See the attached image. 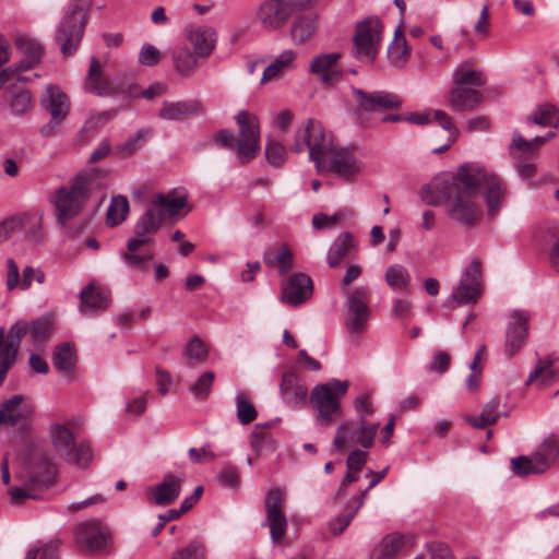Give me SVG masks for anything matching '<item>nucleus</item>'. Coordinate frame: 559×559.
<instances>
[{"label":"nucleus","instance_id":"f257e3e1","mask_svg":"<svg viewBox=\"0 0 559 559\" xmlns=\"http://www.w3.org/2000/svg\"><path fill=\"white\" fill-rule=\"evenodd\" d=\"M480 190L488 214L496 215L504 200V185L495 174L475 163L462 165L450 180L435 178L423 189L421 199L426 204L433 206L447 203L449 217L456 224L469 228L481 215L477 202Z\"/></svg>","mask_w":559,"mask_h":559},{"label":"nucleus","instance_id":"f03ea898","mask_svg":"<svg viewBox=\"0 0 559 559\" xmlns=\"http://www.w3.org/2000/svg\"><path fill=\"white\" fill-rule=\"evenodd\" d=\"M292 150L296 153L308 150L309 158L319 171L328 170L345 179L353 178L364 169L362 162L349 150L337 147L322 123L313 119L298 128Z\"/></svg>","mask_w":559,"mask_h":559},{"label":"nucleus","instance_id":"7ed1b4c3","mask_svg":"<svg viewBox=\"0 0 559 559\" xmlns=\"http://www.w3.org/2000/svg\"><path fill=\"white\" fill-rule=\"evenodd\" d=\"M349 382L330 379L317 384L310 394V402L317 411V421L321 426H331L341 415V400L347 393Z\"/></svg>","mask_w":559,"mask_h":559},{"label":"nucleus","instance_id":"20e7f679","mask_svg":"<svg viewBox=\"0 0 559 559\" xmlns=\"http://www.w3.org/2000/svg\"><path fill=\"white\" fill-rule=\"evenodd\" d=\"M93 0H72L62 16L56 40L63 55L72 53L79 46Z\"/></svg>","mask_w":559,"mask_h":559},{"label":"nucleus","instance_id":"39448f33","mask_svg":"<svg viewBox=\"0 0 559 559\" xmlns=\"http://www.w3.org/2000/svg\"><path fill=\"white\" fill-rule=\"evenodd\" d=\"M91 192V179L81 175L73 179L69 186L60 187L55 194L53 204L57 219L61 226L74 218L83 209Z\"/></svg>","mask_w":559,"mask_h":559},{"label":"nucleus","instance_id":"423d86ee","mask_svg":"<svg viewBox=\"0 0 559 559\" xmlns=\"http://www.w3.org/2000/svg\"><path fill=\"white\" fill-rule=\"evenodd\" d=\"M319 0H263L255 11V17L265 31L283 28L295 13L312 8Z\"/></svg>","mask_w":559,"mask_h":559},{"label":"nucleus","instance_id":"0eeeda50","mask_svg":"<svg viewBox=\"0 0 559 559\" xmlns=\"http://www.w3.org/2000/svg\"><path fill=\"white\" fill-rule=\"evenodd\" d=\"M55 463L44 454L36 453L32 457L29 478L23 486H14L9 490L11 502L22 503L25 499H37L36 489L49 487L56 478Z\"/></svg>","mask_w":559,"mask_h":559},{"label":"nucleus","instance_id":"6e6552de","mask_svg":"<svg viewBox=\"0 0 559 559\" xmlns=\"http://www.w3.org/2000/svg\"><path fill=\"white\" fill-rule=\"evenodd\" d=\"M49 438L58 455L70 463L85 466L92 451L88 443L76 441L71 424L55 423L49 427Z\"/></svg>","mask_w":559,"mask_h":559},{"label":"nucleus","instance_id":"1a4fd4ad","mask_svg":"<svg viewBox=\"0 0 559 559\" xmlns=\"http://www.w3.org/2000/svg\"><path fill=\"white\" fill-rule=\"evenodd\" d=\"M383 24L378 17H368L356 24L352 55L355 59L372 63L382 43Z\"/></svg>","mask_w":559,"mask_h":559},{"label":"nucleus","instance_id":"9d476101","mask_svg":"<svg viewBox=\"0 0 559 559\" xmlns=\"http://www.w3.org/2000/svg\"><path fill=\"white\" fill-rule=\"evenodd\" d=\"M483 294L481 261L474 258L461 274L459 285L444 301L445 307L476 304Z\"/></svg>","mask_w":559,"mask_h":559},{"label":"nucleus","instance_id":"9b49d317","mask_svg":"<svg viewBox=\"0 0 559 559\" xmlns=\"http://www.w3.org/2000/svg\"><path fill=\"white\" fill-rule=\"evenodd\" d=\"M239 127L236 140L237 156L241 163H248L260 152V122L258 117L247 110H240L235 116Z\"/></svg>","mask_w":559,"mask_h":559},{"label":"nucleus","instance_id":"f8f14e48","mask_svg":"<svg viewBox=\"0 0 559 559\" xmlns=\"http://www.w3.org/2000/svg\"><path fill=\"white\" fill-rule=\"evenodd\" d=\"M40 103L51 116L50 121L41 127L40 133L44 136H51L69 115L70 99L60 86L48 84L41 92Z\"/></svg>","mask_w":559,"mask_h":559},{"label":"nucleus","instance_id":"ddd939ff","mask_svg":"<svg viewBox=\"0 0 559 559\" xmlns=\"http://www.w3.org/2000/svg\"><path fill=\"white\" fill-rule=\"evenodd\" d=\"M343 294L346 296V326L350 332H360L371 314L368 306L370 292L367 287L359 286L354 289H343Z\"/></svg>","mask_w":559,"mask_h":559},{"label":"nucleus","instance_id":"4468645a","mask_svg":"<svg viewBox=\"0 0 559 559\" xmlns=\"http://www.w3.org/2000/svg\"><path fill=\"white\" fill-rule=\"evenodd\" d=\"M286 503V491L274 487L265 496L266 522L270 527V535L273 543H278L287 531V519L284 512Z\"/></svg>","mask_w":559,"mask_h":559},{"label":"nucleus","instance_id":"2eb2a0df","mask_svg":"<svg viewBox=\"0 0 559 559\" xmlns=\"http://www.w3.org/2000/svg\"><path fill=\"white\" fill-rule=\"evenodd\" d=\"M15 44L22 58L15 69L7 68L0 71V88L9 80L13 79L16 71H24L34 67L43 57L44 49L40 43L34 38L28 36H19Z\"/></svg>","mask_w":559,"mask_h":559},{"label":"nucleus","instance_id":"dca6fc26","mask_svg":"<svg viewBox=\"0 0 559 559\" xmlns=\"http://www.w3.org/2000/svg\"><path fill=\"white\" fill-rule=\"evenodd\" d=\"M148 205L163 221L174 219L188 205V193L181 188L173 189L167 193H156Z\"/></svg>","mask_w":559,"mask_h":559},{"label":"nucleus","instance_id":"f3484780","mask_svg":"<svg viewBox=\"0 0 559 559\" xmlns=\"http://www.w3.org/2000/svg\"><path fill=\"white\" fill-rule=\"evenodd\" d=\"M164 221L150 205L134 226V236L127 242L128 251H136L141 246L153 241V236L159 230Z\"/></svg>","mask_w":559,"mask_h":559},{"label":"nucleus","instance_id":"a211bd4d","mask_svg":"<svg viewBox=\"0 0 559 559\" xmlns=\"http://www.w3.org/2000/svg\"><path fill=\"white\" fill-rule=\"evenodd\" d=\"M341 58L342 55L340 52L320 53L311 60L309 72L316 75L322 84L332 85L343 74V70L340 67Z\"/></svg>","mask_w":559,"mask_h":559},{"label":"nucleus","instance_id":"6ab92c4d","mask_svg":"<svg viewBox=\"0 0 559 559\" xmlns=\"http://www.w3.org/2000/svg\"><path fill=\"white\" fill-rule=\"evenodd\" d=\"M313 293L311 278L304 273L293 274L282 286L281 300L296 307L307 301Z\"/></svg>","mask_w":559,"mask_h":559},{"label":"nucleus","instance_id":"aec40b11","mask_svg":"<svg viewBox=\"0 0 559 559\" xmlns=\"http://www.w3.org/2000/svg\"><path fill=\"white\" fill-rule=\"evenodd\" d=\"M531 313L526 310H513L507 322L506 345L510 349H520L527 344Z\"/></svg>","mask_w":559,"mask_h":559},{"label":"nucleus","instance_id":"412c9836","mask_svg":"<svg viewBox=\"0 0 559 559\" xmlns=\"http://www.w3.org/2000/svg\"><path fill=\"white\" fill-rule=\"evenodd\" d=\"M354 95L358 103L359 110L365 112L395 109L402 105V99L396 94L384 91L366 93L362 90L354 88Z\"/></svg>","mask_w":559,"mask_h":559},{"label":"nucleus","instance_id":"4be33fe9","mask_svg":"<svg viewBox=\"0 0 559 559\" xmlns=\"http://www.w3.org/2000/svg\"><path fill=\"white\" fill-rule=\"evenodd\" d=\"M75 534L78 543L91 551L102 549L109 538V532L97 520L79 524Z\"/></svg>","mask_w":559,"mask_h":559},{"label":"nucleus","instance_id":"5701e85b","mask_svg":"<svg viewBox=\"0 0 559 559\" xmlns=\"http://www.w3.org/2000/svg\"><path fill=\"white\" fill-rule=\"evenodd\" d=\"M185 481L182 474L167 473L163 480L150 490V500L157 506H168L180 495Z\"/></svg>","mask_w":559,"mask_h":559},{"label":"nucleus","instance_id":"b1692460","mask_svg":"<svg viewBox=\"0 0 559 559\" xmlns=\"http://www.w3.org/2000/svg\"><path fill=\"white\" fill-rule=\"evenodd\" d=\"M186 38L201 58H207L215 49L217 33L207 25H192L186 32Z\"/></svg>","mask_w":559,"mask_h":559},{"label":"nucleus","instance_id":"393cba45","mask_svg":"<svg viewBox=\"0 0 559 559\" xmlns=\"http://www.w3.org/2000/svg\"><path fill=\"white\" fill-rule=\"evenodd\" d=\"M478 87L453 86L448 95V103L452 110L466 112L474 110L483 102V94Z\"/></svg>","mask_w":559,"mask_h":559},{"label":"nucleus","instance_id":"a878e982","mask_svg":"<svg viewBox=\"0 0 559 559\" xmlns=\"http://www.w3.org/2000/svg\"><path fill=\"white\" fill-rule=\"evenodd\" d=\"M80 310L84 314H93L105 310L110 301L109 292L95 283H90L80 294Z\"/></svg>","mask_w":559,"mask_h":559},{"label":"nucleus","instance_id":"bb28decb","mask_svg":"<svg viewBox=\"0 0 559 559\" xmlns=\"http://www.w3.org/2000/svg\"><path fill=\"white\" fill-rule=\"evenodd\" d=\"M556 358L552 355H546L537 359V364L530 372L525 385L537 383L539 388H544L559 379V367L555 366Z\"/></svg>","mask_w":559,"mask_h":559},{"label":"nucleus","instance_id":"cd10ccee","mask_svg":"<svg viewBox=\"0 0 559 559\" xmlns=\"http://www.w3.org/2000/svg\"><path fill=\"white\" fill-rule=\"evenodd\" d=\"M310 9L308 8L304 10L305 12L297 14L292 23V38L298 45L307 43L318 29L319 16Z\"/></svg>","mask_w":559,"mask_h":559},{"label":"nucleus","instance_id":"c85d7f7f","mask_svg":"<svg viewBox=\"0 0 559 559\" xmlns=\"http://www.w3.org/2000/svg\"><path fill=\"white\" fill-rule=\"evenodd\" d=\"M280 392L284 401L292 406L304 404L307 401V386L292 371L283 373Z\"/></svg>","mask_w":559,"mask_h":559},{"label":"nucleus","instance_id":"c756f323","mask_svg":"<svg viewBox=\"0 0 559 559\" xmlns=\"http://www.w3.org/2000/svg\"><path fill=\"white\" fill-rule=\"evenodd\" d=\"M173 64L178 74L189 78L197 72L202 59L186 45H178L171 51Z\"/></svg>","mask_w":559,"mask_h":559},{"label":"nucleus","instance_id":"7c9ffc66","mask_svg":"<svg viewBox=\"0 0 559 559\" xmlns=\"http://www.w3.org/2000/svg\"><path fill=\"white\" fill-rule=\"evenodd\" d=\"M29 414L31 409L24 404V396L21 394L13 395L3 401L0 406V425L14 426L27 418Z\"/></svg>","mask_w":559,"mask_h":559},{"label":"nucleus","instance_id":"2f4dec72","mask_svg":"<svg viewBox=\"0 0 559 559\" xmlns=\"http://www.w3.org/2000/svg\"><path fill=\"white\" fill-rule=\"evenodd\" d=\"M201 111L202 104L199 100L164 102L158 115L165 120H180Z\"/></svg>","mask_w":559,"mask_h":559},{"label":"nucleus","instance_id":"473e14b6","mask_svg":"<svg viewBox=\"0 0 559 559\" xmlns=\"http://www.w3.org/2000/svg\"><path fill=\"white\" fill-rule=\"evenodd\" d=\"M512 472L521 477L542 474L548 469V465L540 453L521 455L511 460Z\"/></svg>","mask_w":559,"mask_h":559},{"label":"nucleus","instance_id":"72a5a7b5","mask_svg":"<svg viewBox=\"0 0 559 559\" xmlns=\"http://www.w3.org/2000/svg\"><path fill=\"white\" fill-rule=\"evenodd\" d=\"M453 86L480 87L485 84L483 73L476 69L474 62L466 60L461 62L452 74Z\"/></svg>","mask_w":559,"mask_h":559},{"label":"nucleus","instance_id":"f704fd0d","mask_svg":"<svg viewBox=\"0 0 559 559\" xmlns=\"http://www.w3.org/2000/svg\"><path fill=\"white\" fill-rule=\"evenodd\" d=\"M85 88L99 96H109L116 93L114 85L102 76L100 63L95 57L91 60Z\"/></svg>","mask_w":559,"mask_h":559},{"label":"nucleus","instance_id":"c9c22d12","mask_svg":"<svg viewBox=\"0 0 559 559\" xmlns=\"http://www.w3.org/2000/svg\"><path fill=\"white\" fill-rule=\"evenodd\" d=\"M297 58V52L293 49L284 50L280 56H277L265 69L263 75L261 78V83H265L277 79L285 71L294 70L296 64L295 60Z\"/></svg>","mask_w":559,"mask_h":559},{"label":"nucleus","instance_id":"e433bc0d","mask_svg":"<svg viewBox=\"0 0 559 559\" xmlns=\"http://www.w3.org/2000/svg\"><path fill=\"white\" fill-rule=\"evenodd\" d=\"M404 547V537L397 533L385 535L373 548L370 559H395Z\"/></svg>","mask_w":559,"mask_h":559},{"label":"nucleus","instance_id":"4c0bfd02","mask_svg":"<svg viewBox=\"0 0 559 559\" xmlns=\"http://www.w3.org/2000/svg\"><path fill=\"white\" fill-rule=\"evenodd\" d=\"M354 248V237L349 233H342L332 243L328 252V264L335 269L341 265V261L346 258Z\"/></svg>","mask_w":559,"mask_h":559},{"label":"nucleus","instance_id":"58836bf2","mask_svg":"<svg viewBox=\"0 0 559 559\" xmlns=\"http://www.w3.org/2000/svg\"><path fill=\"white\" fill-rule=\"evenodd\" d=\"M527 123H534L542 127H559V109L550 104L544 103L538 105L534 111L526 117Z\"/></svg>","mask_w":559,"mask_h":559},{"label":"nucleus","instance_id":"ea45409f","mask_svg":"<svg viewBox=\"0 0 559 559\" xmlns=\"http://www.w3.org/2000/svg\"><path fill=\"white\" fill-rule=\"evenodd\" d=\"M27 333L34 344L46 342L53 333V316L45 314L27 323Z\"/></svg>","mask_w":559,"mask_h":559},{"label":"nucleus","instance_id":"a19ab883","mask_svg":"<svg viewBox=\"0 0 559 559\" xmlns=\"http://www.w3.org/2000/svg\"><path fill=\"white\" fill-rule=\"evenodd\" d=\"M150 135V129H140L134 135L116 146V154L121 158L133 156L145 145Z\"/></svg>","mask_w":559,"mask_h":559},{"label":"nucleus","instance_id":"79ce46f5","mask_svg":"<svg viewBox=\"0 0 559 559\" xmlns=\"http://www.w3.org/2000/svg\"><path fill=\"white\" fill-rule=\"evenodd\" d=\"M546 142L543 136H536L528 141L518 130H515L512 132V140L509 144V153L511 156H520L522 152H526L533 155Z\"/></svg>","mask_w":559,"mask_h":559},{"label":"nucleus","instance_id":"37998d69","mask_svg":"<svg viewBox=\"0 0 559 559\" xmlns=\"http://www.w3.org/2000/svg\"><path fill=\"white\" fill-rule=\"evenodd\" d=\"M386 284L396 292L411 289V275L405 266L392 264L385 271Z\"/></svg>","mask_w":559,"mask_h":559},{"label":"nucleus","instance_id":"c03bdc74","mask_svg":"<svg viewBox=\"0 0 559 559\" xmlns=\"http://www.w3.org/2000/svg\"><path fill=\"white\" fill-rule=\"evenodd\" d=\"M130 212L129 201L123 195H116L111 199L107 210V225L114 227L120 225L128 217Z\"/></svg>","mask_w":559,"mask_h":559},{"label":"nucleus","instance_id":"a18cd8bd","mask_svg":"<svg viewBox=\"0 0 559 559\" xmlns=\"http://www.w3.org/2000/svg\"><path fill=\"white\" fill-rule=\"evenodd\" d=\"M358 424L352 420L342 423L333 440V445L337 451L344 450L348 445L357 443Z\"/></svg>","mask_w":559,"mask_h":559},{"label":"nucleus","instance_id":"49530a36","mask_svg":"<svg viewBox=\"0 0 559 559\" xmlns=\"http://www.w3.org/2000/svg\"><path fill=\"white\" fill-rule=\"evenodd\" d=\"M388 56L395 67H403L409 56L406 38L400 28H396L394 39L388 47Z\"/></svg>","mask_w":559,"mask_h":559},{"label":"nucleus","instance_id":"de8ad7c7","mask_svg":"<svg viewBox=\"0 0 559 559\" xmlns=\"http://www.w3.org/2000/svg\"><path fill=\"white\" fill-rule=\"evenodd\" d=\"M487 352H476L472 361L468 364L471 374L466 378V388L474 392L480 385V377L487 360Z\"/></svg>","mask_w":559,"mask_h":559},{"label":"nucleus","instance_id":"09e8293b","mask_svg":"<svg viewBox=\"0 0 559 559\" xmlns=\"http://www.w3.org/2000/svg\"><path fill=\"white\" fill-rule=\"evenodd\" d=\"M366 498V491L354 499L356 507L347 514L336 516L329 523L330 532L336 536L344 532V530L350 524L359 509L364 506Z\"/></svg>","mask_w":559,"mask_h":559},{"label":"nucleus","instance_id":"8fccbe9b","mask_svg":"<svg viewBox=\"0 0 559 559\" xmlns=\"http://www.w3.org/2000/svg\"><path fill=\"white\" fill-rule=\"evenodd\" d=\"M536 453H540L547 462L548 468L551 464H559V437L550 435L538 445Z\"/></svg>","mask_w":559,"mask_h":559},{"label":"nucleus","instance_id":"3c124183","mask_svg":"<svg viewBox=\"0 0 559 559\" xmlns=\"http://www.w3.org/2000/svg\"><path fill=\"white\" fill-rule=\"evenodd\" d=\"M214 380V372L206 371L201 374L193 384L190 385L189 391L195 400L204 401L211 394Z\"/></svg>","mask_w":559,"mask_h":559},{"label":"nucleus","instance_id":"603ef678","mask_svg":"<svg viewBox=\"0 0 559 559\" xmlns=\"http://www.w3.org/2000/svg\"><path fill=\"white\" fill-rule=\"evenodd\" d=\"M170 559H206V546L201 542L191 540L176 549Z\"/></svg>","mask_w":559,"mask_h":559},{"label":"nucleus","instance_id":"864d4df0","mask_svg":"<svg viewBox=\"0 0 559 559\" xmlns=\"http://www.w3.org/2000/svg\"><path fill=\"white\" fill-rule=\"evenodd\" d=\"M236 408L237 418L242 425L252 423L258 416L254 405L245 393H238L236 395Z\"/></svg>","mask_w":559,"mask_h":559},{"label":"nucleus","instance_id":"5fc2aeb1","mask_svg":"<svg viewBox=\"0 0 559 559\" xmlns=\"http://www.w3.org/2000/svg\"><path fill=\"white\" fill-rule=\"evenodd\" d=\"M379 427V423L367 425L366 416L360 415L358 420L357 443L366 449L371 448Z\"/></svg>","mask_w":559,"mask_h":559},{"label":"nucleus","instance_id":"6e6d98bb","mask_svg":"<svg viewBox=\"0 0 559 559\" xmlns=\"http://www.w3.org/2000/svg\"><path fill=\"white\" fill-rule=\"evenodd\" d=\"M76 361L75 352H55L53 354V367L62 376H70L75 368Z\"/></svg>","mask_w":559,"mask_h":559},{"label":"nucleus","instance_id":"4d7b16f0","mask_svg":"<svg viewBox=\"0 0 559 559\" xmlns=\"http://www.w3.org/2000/svg\"><path fill=\"white\" fill-rule=\"evenodd\" d=\"M27 334V322L17 321L9 329L4 349H19L23 337Z\"/></svg>","mask_w":559,"mask_h":559},{"label":"nucleus","instance_id":"13d9d810","mask_svg":"<svg viewBox=\"0 0 559 559\" xmlns=\"http://www.w3.org/2000/svg\"><path fill=\"white\" fill-rule=\"evenodd\" d=\"M431 121H436L443 130L448 131L449 142H455L460 131L453 122V118L443 110H433L431 112Z\"/></svg>","mask_w":559,"mask_h":559},{"label":"nucleus","instance_id":"bf43d9fd","mask_svg":"<svg viewBox=\"0 0 559 559\" xmlns=\"http://www.w3.org/2000/svg\"><path fill=\"white\" fill-rule=\"evenodd\" d=\"M286 147L280 142L270 141L265 146V157L272 166L277 167L282 165L286 159Z\"/></svg>","mask_w":559,"mask_h":559},{"label":"nucleus","instance_id":"052dcab7","mask_svg":"<svg viewBox=\"0 0 559 559\" xmlns=\"http://www.w3.org/2000/svg\"><path fill=\"white\" fill-rule=\"evenodd\" d=\"M551 241V246L549 249V261L554 269L559 271V227L552 226L550 227L546 235L545 241Z\"/></svg>","mask_w":559,"mask_h":559},{"label":"nucleus","instance_id":"680f3d73","mask_svg":"<svg viewBox=\"0 0 559 559\" xmlns=\"http://www.w3.org/2000/svg\"><path fill=\"white\" fill-rule=\"evenodd\" d=\"M11 109L15 115H22L32 107V95L28 91L22 90L15 93L11 99Z\"/></svg>","mask_w":559,"mask_h":559},{"label":"nucleus","instance_id":"e2e57ef3","mask_svg":"<svg viewBox=\"0 0 559 559\" xmlns=\"http://www.w3.org/2000/svg\"><path fill=\"white\" fill-rule=\"evenodd\" d=\"M531 154L522 152L520 156H512L515 160L516 173L523 179H530L536 174V166L527 158Z\"/></svg>","mask_w":559,"mask_h":559},{"label":"nucleus","instance_id":"0e129e2a","mask_svg":"<svg viewBox=\"0 0 559 559\" xmlns=\"http://www.w3.org/2000/svg\"><path fill=\"white\" fill-rule=\"evenodd\" d=\"M162 59L160 51L151 44H144L139 52V62L142 66L153 67L159 63Z\"/></svg>","mask_w":559,"mask_h":559},{"label":"nucleus","instance_id":"69168bd1","mask_svg":"<svg viewBox=\"0 0 559 559\" xmlns=\"http://www.w3.org/2000/svg\"><path fill=\"white\" fill-rule=\"evenodd\" d=\"M34 281L38 284H43L45 282L44 272L40 269H34L32 266L24 267L22 271L21 288L27 290Z\"/></svg>","mask_w":559,"mask_h":559},{"label":"nucleus","instance_id":"338daca9","mask_svg":"<svg viewBox=\"0 0 559 559\" xmlns=\"http://www.w3.org/2000/svg\"><path fill=\"white\" fill-rule=\"evenodd\" d=\"M23 227V217L13 216L0 223V241L9 239Z\"/></svg>","mask_w":559,"mask_h":559},{"label":"nucleus","instance_id":"774afa93","mask_svg":"<svg viewBox=\"0 0 559 559\" xmlns=\"http://www.w3.org/2000/svg\"><path fill=\"white\" fill-rule=\"evenodd\" d=\"M121 259L124 263L132 267L146 270L147 269V262L153 259V255L147 254H138L136 251H129V253H122Z\"/></svg>","mask_w":559,"mask_h":559}]
</instances>
